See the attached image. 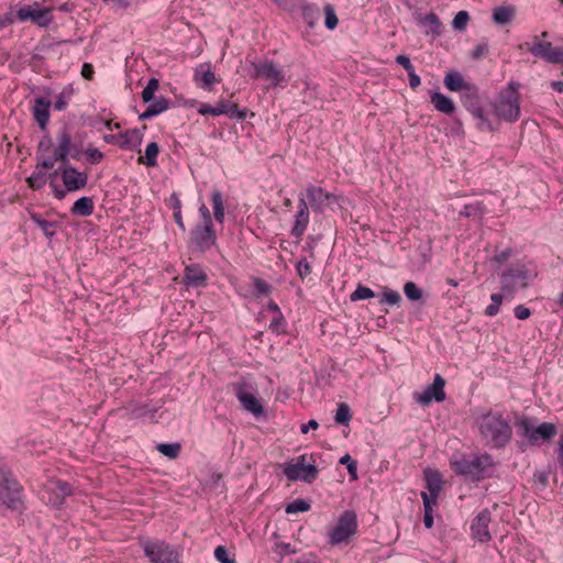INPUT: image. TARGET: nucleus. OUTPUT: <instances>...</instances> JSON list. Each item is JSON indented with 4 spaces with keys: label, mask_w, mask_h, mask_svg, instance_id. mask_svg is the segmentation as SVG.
Segmentation results:
<instances>
[{
    "label": "nucleus",
    "mask_w": 563,
    "mask_h": 563,
    "mask_svg": "<svg viewBox=\"0 0 563 563\" xmlns=\"http://www.w3.org/2000/svg\"><path fill=\"white\" fill-rule=\"evenodd\" d=\"M479 435L485 445L503 449L511 440L512 429L509 420L498 411H488L477 419Z\"/></svg>",
    "instance_id": "obj_1"
},
{
    "label": "nucleus",
    "mask_w": 563,
    "mask_h": 563,
    "mask_svg": "<svg viewBox=\"0 0 563 563\" xmlns=\"http://www.w3.org/2000/svg\"><path fill=\"white\" fill-rule=\"evenodd\" d=\"M519 87V82L510 81L507 87L499 92L494 103V111L500 120L509 123L518 121L520 117Z\"/></svg>",
    "instance_id": "obj_2"
},
{
    "label": "nucleus",
    "mask_w": 563,
    "mask_h": 563,
    "mask_svg": "<svg viewBox=\"0 0 563 563\" xmlns=\"http://www.w3.org/2000/svg\"><path fill=\"white\" fill-rule=\"evenodd\" d=\"M537 272L523 264L509 267L500 275L501 290L507 296H514L519 289L528 287L537 277Z\"/></svg>",
    "instance_id": "obj_3"
},
{
    "label": "nucleus",
    "mask_w": 563,
    "mask_h": 563,
    "mask_svg": "<svg viewBox=\"0 0 563 563\" xmlns=\"http://www.w3.org/2000/svg\"><path fill=\"white\" fill-rule=\"evenodd\" d=\"M23 488L12 472L0 467V503L11 510H19L23 505Z\"/></svg>",
    "instance_id": "obj_4"
},
{
    "label": "nucleus",
    "mask_w": 563,
    "mask_h": 563,
    "mask_svg": "<svg viewBox=\"0 0 563 563\" xmlns=\"http://www.w3.org/2000/svg\"><path fill=\"white\" fill-rule=\"evenodd\" d=\"M451 465L456 474L479 479L484 476L486 470L493 466V459L489 454L481 456L461 455L454 459Z\"/></svg>",
    "instance_id": "obj_5"
},
{
    "label": "nucleus",
    "mask_w": 563,
    "mask_h": 563,
    "mask_svg": "<svg viewBox=\"0 0 563 563\" xmlns=\"http://www.w3.org/2000/svg\"><path fill=\"white\" fill-rule=\"evenodd\" d=\"M516 424L518 434L525 438L531 445H536L540 441H550L558 433L556 426L552 422H542L534 427L530 419L521 418L517 420Z\"/></svg>",
    "instance_id": "obj_6"
},
{
    "label": "nucleus",
    "mask_w": 563,
    "mask_h": 563,
    "mask_svg": "<svg viewBox=\"0 0 563 563\" xmlns=\"http://www.w3.org/2000/svg\"><path fill=\"white\" fill-rule=\"evenodd\" d=\"M140 544L151 563H181L179 551L165 541L141 540Z\"/></svg>",
    "instance_id": "obj_7"
},
{
    "label": "nucleus",
    "mask_w": 563,
    "mask_h": 563,
    "mask_svg": "<svg viewBox=\"0 0 563 563\" xmlns=\"http://www.w3.org/2000/svg\"><path fill=\"white\" fill-rule=\"evenodd\" d=\"M73 142L74 141L69 130L67 128L60 129L56 134L57 145L54 148L53 154L42 161H38L36 164V169H51L57 162L60 164L69 163V154L71 153Z\"/></svg>",
    "instance_id": "obj_8"
},
{
    "label": "nucleus",
    "mask_w": 563,
    "mask_h": 563,
    "mask_svg": "<svg viewBox=\"0 0 563 563\" xmlns=\"http://www.w3.org/2000/svg\"><path fill=\"white\" fill-rule=\"evenodd\" d=\"M357 529V519L356 515L352 510L344 511L335 527L329 532V543L332 545L340 544L342 542H346Z\"/></svg>",
    "instance_id": "obj_9"
},
{
    "label": "nucleus",
    "mask_w": 563,
    "mask_h": 563,
    "mask_svg": "<svg viewBox=\"0 0 563 563\" xmlns=\"http://www.w3.org/2000/svg\"><path fill=\"white\" fill-rule=\"evenodd\" d=\"M307 455H300L295 462L287 463L284 467L285 476L292 482L302 481L312 483L318 476V468L314 464L306 463Z\"/></svg>",
    "instance_id": "obj_10"
},
{
    "label": "nucleus",
    "mask_w": 563,
    "mask_h": 563,
    "mask_svg": "<svg viewBox=\"0 0 563 563\" xmlns=\"http://www.w3.org/2000/svg\"><path fill=\"white\" fill-rule=\"evenodd\" d=\"M217 245V233L213 225L197 224L189 234V247L206 253Z\"/></svg>",
    "instance_id": "obj_11"
},
{
    "label": "nucleus",
    "mask_w": 563,
    "mask_h": 563,
    "mask_svg": "<svg viewBox=\"0 0 563 563\" xmlns=\"http://www.w3.org/2000/svg\"><path fill=\"white\" fill-rule=\"evenodd\" d=\"M197 111L201 115H228L231 119L238 120H244L247 117V109H240L236 103L223 99L218 100L216 106L200 103Z\"/></svg>",
    "instance_id": "obj_12"
},
{
    "label": "nucleus",
    "mask_w": 563,
    "mask_h": 563,
    "mask_svg": "<svg viewBox=\"0 0 563 563\" xmlns=\"http://www.w3.org/2000/svg\"><path fill=\"white\" fill-rule=\"evenodd\" d=\"M57 173L60 174L63 185L68 192L84 189L88 184L87 173L79 172L76 167L71 166L70 163L60 164L58 170L51 176L54 177Z\"/></svg>",
    "instance_id": "obj_13"
},
{
    "label": "nucleus",
    "mask_w": 563,
    "mask_h": 563,
    "mask_svg": "<svg viewBox=\"0 0 563 563\" xmlns=\"http://www.w3.org/2000/svg\"><path fill=\"white\" fill-rule=\"evenodd\" d=\"M73 494V488L67 482L63 481H49L43 492L42 499L55 508H60L66 497Z\"/></svg>",
    "instance_id": "obj_14"
},
{
    "label": "nucleus",
    "mask_w": 563,
    "mask_h": 563,
    "mask_svg": "<svg viewBox=\"0 0 563 563\" xmlns=\"http://www.w3.org/2000/svg\"><path fill=\"white\" fill-rule=\"evenodd\" d=\"M16 19L21 22L30 20L34 24L45 27L53 21L52 9L40 8L38 3L24 5L16 11Z\"/></svg>",
    "instance_id": "obj_15"
},
{
    "label": "nucleus",
    "mask_w": 563,
    "mask_h": 563,
    "mask_svg": "<svg viewBox=\"0 0 563 563\" xmlns=\"http://www.w3.org/2000/svg\"><path fill=\"white\" fill-rule=\"evenodd\" d=\"M252 66L255 70L253 77L269 80L274 87L279 86L285 79L283 69L272 60L252 63Z\"/></svg>",
    "instance_id": "obj_16"
},
{
    "label": "nucleus",
    "mask_w": 563,
    "mask_h": 563,
    "mask_svg": "<svg viewBox=\"0 0 563 563\" xmlns=\"http://www.w3.org/2000/svg\"><path fill=\"white\" fill-rule=\"evenodd\" d=\"M445 380L440 374H435L433 384L429 385L421 394H416L417 402L429 406L432 400L441 402L445 399Z\"/></svg>",
    "instance_id": "obj_17"
},
{
    "label": "nucleus",
    "mask_w": 563,
    "mask_h": 563,
    "mask_svg": "<svg viewBox=\"0 0 563 563\" xmlns=\"http://www.w3.org/2000/svg\"><path fill=\"white\" fill-rule=\"evenodd\" d=\"M250 388L247 383L236 384L235 396L245 410L258 417L264 413V408L255 395L250 391Z\"/></svg>",
    "instance_id": "obj_18"
},
{
    "label": "nucleus",
    "mask_w": 563,
    "mask_h": 563,
    "mask_svg": "<svg viewBox=\"0 0 563 563\" xmlns=\"http://www.w3.org/2000/svg\"><path fill=\"white\" fill-rule=\"evenodd\" d=\"M492 514L488 509L482 510L472 521L471 531L474 539L482 543L489 542L492 536L489 532V523Z\"/></svg>",
    "instance_id": "obj_19"
},
{
    "label": "nucleus",
    "mask_w": 563,
    "mask_h": 563,
    "mask_svg": "<svg viewBox=\"0 0 563 563\" xmlns=\"http://www.w3.org/2000/svg\"><path fill=\"white\" fill-rule=\"evenodd\" d=\"M309 218L310 213L307 201L302 196H300L298 199V211L295 214V222L291 229L292 236L300 239L305 234L309 224Z\"/></svg>",
    "instance_id": "obj_20"
},
{
    "label": "nucleus",
    "mask_w": 563,
    "mask_h": 563,
    "mask_svg": "<svg viewBox=\"0 0 563 563\" xmlns=\"http://www.w3.org/2000/svg\"><path fill=\"white\" fill-rule=\"evenodd\" d=\"M51 100L45 97H37L34 99L33 117L42 131L47 130V124L51 118Z\"/></svg>",
    "instance_id": "obj_21"
},
{
    "label": "nucleus",
    "mask_w": 563,
    "mask_h": 563,
    "mask_svg": "<svg viewBox=\"0 0 563 563\" xmlns=\"http://www.w3.org/2000/svg\"><path fill=\"white\" fill-rule=\"evenodd\" d=\"M307 197L314 212H320L325 202L335 200L334 195L325 192L321 187L308 186Z\"/></svg>",
    "instance_id": "obj_22"
},
{
    "label": "nucleus",
    "mask_w": 563,
    "mask_h": 563,
    "mask_svg": "<svg viewBox=\"0 0 563 563\" xmlns=\"http://www.w3.org/2000/svg\"><path fill=\"white\" fill-rule=\"evenodd\" d=\"M126 415L131 419H153L158 407L153 404L130 402L126 407Z\"/></svg>",
    "instance_id": "obj_23"
},
{
    "label": "nucleus",
    "mask_w": 563,
    "mask_h": 563,
    "mask_svg": "<svg viewBox=\"0 0 563 563\" xmlns=\"http://www.w3.org/2000/svg\"><path fill=\"white\" fill-rule=\"evenodd\" d=\"M194 80L198 87L205 90H211V86L218 81L208 64H201L195 69Z\"/></svg>",
    "instance_id": "obj_24"
},
{
    "label": "nucleus",
    "mask_w": 563,
    "mask_h": 563,
    "mask_svg": "<svg viewBox=\"0 0 563 563\" xmlns=\"http://www.w3.org/2000/svg\"><path fill=\"white\" fill-rule=\"evenodd\" d=\"M184 283L187 286L201 287L207 285V274L197 264L186 266L184 272Z\"/></svg>",
    "instance_id": "obj_25"
},
{
    "label": "nucleus",
    "mask_w": 563,
    "mask_h": 563,
    "mask_svg": "<svg viewBox=\"0 0 563 563\" xmlns=\"http://www.w3.org/2000/svg\"><path fill=\"white\" fill-rule=\"evenodd\" d=\"M143 140V134L137 129L128 130L119 134V145L123 150L132 151L136 150Z\"/></svg>",
    "instance_id": "obj_26"
},
{
    "label": "nucleus",
    "mask_w": 563,
    "mask_h": 563,
    "mask_svg": "<svg viewBox=\"0 0 563 563\" xmlns=\"http://www.w3.org/2000/svg\"><path fill=\"white\" fill-rule=\"evenodd\" d=\"M415 20L421 27L426 29L427 34L431 33L435 36L441 34V22L435 13L418 14L415 16Z\"/></svg>",
    "instance_id": "obj_27"
},
{
    "label": "nucleus",
    "mask_w": 563,
    "mask_h": 563,
    "mask_svg": "<svg viewBox=\"0 0 563 563\" xmlns=\"http://www.w3.org/2000/svg\"><path fill=\"white\" fill-rule=\"evenodd\" d=\"M443 82H444V86L450 91H465V90L470 91L471 90L470 84H467L464 80L463 76L456 70L449 71L444 76Z\"/></svg>",
    "instance_id": "obj_28"
},
{
    "label": "nucleus",
    "mask_w": 563,
    "mask_h": 563,
    "mask_svg": "<svg viewBox=\"0 0 563 563\" xmlns=\"http://www.w3.org/2000/svg\"><path fill=\"white\" fill-rule=\"evenodd\" d=\"M426 481L427 487L429 489V495L432 497L433 505L438 504V496L440 490L442 489V477L438 471H428L426 472Z\"/></svg>",
    "instance_id": "obj_29"
},
{
    "label": "nucleus",
    "mask_w": 563,
    "mask_h": 563,
    "mask_svg": "<svg viewBox=\"0 0 563 563\" xmlns=\"http://www.w3.org/2000/svg\"><path fill=\"white\" fill-rule=\"evenodd\" d=\"M431 103L438 111L444 114H452L455 111L453 100L439 91L431 93Z\"/></svg>",
    "instance_id": "obj_30"
},
{
    "label": "nucleus",
    "mask_w": 563,
    "mask_h": 563,
    "mask_svg": "<svg viewBox=\"0 0 563 563\" xmlns=\"http://www.w3.org/2000/svg\"><path fill=\"white\" fill-rule=\"evenodd\" d=\"M93 199L91 197L86 196L77 199L70 208L71 214L77 217H89L93 213Z\"/></svg>",
    "instance_id": "obj_31"
},
{
    "label": "nucleus",
    "mask_w": 563,
    "mask_h": 563,
    "mask_svg": "<svg viewBox=\"0 0 563 563\" xmlns=\"http://www.w3.org/2000/svg\"><path fill=\"white\" fill-rule=\"evenodd\" d=\"M516 15V9L512 5H501L493 10V22L497 25H506L511 23Z\"/></svg>",
    "instance_id": "obj_32"
},
{
    "label": "nucleus",
    "mask_w": 563,
    "mask_h": 563,
    "mask_svg": "<svg viewBox=\"0 0 563 563\" xmlns=\"http://www.w3.org/2000/svg\"><path fill=\"white\" fill-rule=\"evenodd\" d=\"M528 49L533 56L551 64L554 52L552 43L536 41Z\"/></svg>",
    "instance_id": "obj_33"
},
{
    "label": "nucleus",
    "mask_w": 563,
    "mask_h": 563,
    "mask_svg": "<svg viewBox=\"0 0 563 563\" xmlns=\"http://www.w3.org/2000/svg\"><path fill=\"white\" fill-rule=\"evenodd\" d=\"M211 201L213 208V217L218 223L222 224L225 217L222 192L218 189H214L211 192Z\"/></svg>",
    "instance_id": "obj_34"
},
{
    "label": "nucleus",
    "mask_w": 563,
    "mask_h": 563,
    "mask_svg": "<svg viewBox=\"0 0 563 563\" xmlns=\"http://www.w3.org/2000/svg\"><path fill=\"white\" fill-rule=\"evenodd\" d=\"M159 152L158 144L156 142H151L147 144L145 148V157L140 156L139 163L145 164L148 167H154L157 165V154Z\"/></svg>",
    "instance_id": "obj_35"
},
{
    "label": "nucleus",
    "mask_w": 563,
    "mask_h": 563,
    "mask_svg": "<svg viewBox=\"0 0 563 563\" xmlns=\"http://www.w3.org/2000/svg\"><path fill=\"white\" fill-rule=\"evenodd\" d=\"M487 212V208L483 201H475L473 203L465 205L463 210L460 211L461 216L466 218H482Z\"/></svg>",
    "instance_id": "obj_36"
},
{
    "label": "nucleus",
    "mask_w": 563,
    "mask_h": 563,
    "mask_svg": "<svg viewBox=\"0 0 563 563\" xmlns=\"http://www.w3.org/2000/svg\"><path fill=\"white\" fill-rule=\"evenodd\" d=\"M31 219L41 228L46 238L52 239L55 235V222L44 220L38 213H31Z\"/></svg>",
    "instance_id": "obj_37"
},
{
    "label": "nucleus",
    "mask_w": 563,
    "mask_h": 563,
    "mask_svg": "<svg viewBox=\"0 0 563 563\" xmlns=\"http://www.w3.org/2000/svg\"><path fill=\"white\" fill-rule=\"evenodd\" d=\"M352 415L347 404L341 402L338 405L334 421L340 426H347L351 421Z\"/></svg>",
    "instance_id": "obj_38"
},
{
    "label": "nucleus",
    "mask_w": 563,
    "mask_h": 563,
    "mask_svg": "<svg viewBox=\"0 0 563 563\" xmlns=\"http://www.w3.org/2000/svg\"><path fill=\"white\" fill-rule=\"evenodd\" d=\"M157 451L169 459H176L180 453V444L174 443H159L157 444Z\"/></svg>",
    "instance_id": "obj_39"
},
{
    "label": "nucleus",
    "mask_w": 563,
    "mask_h": 563,
    "mask_svg": "<svg viewBox=\"0 0 563 563\" xmlns=\"http://www.w3.org/2000/svg\"><path fill=\"white\" fill-rule=\"evenodd\" d=\"M71 96L73 89L70 87L64 88L55 100L54 109L57 111H64L67 108Z\"/></svg>",
    "instance_id": "obj_40"
},
{
    "label": "nucleus",
    "mask_w": 563,
    "mask_h": 563,
    "mask_svg": "<svg viewBox=\"0 0 563 563\" xmlns=\"http://www.w3.org/2000/svg\"><path fill=\"white\" fill-rule=\"evenodd\" d=\"M170 104H172V101L169 99L159 97L156 100H154V102L150 103L147 108L150 109L152 114L155 117V115H158V114L163 113L164 111L168 110Z\"/></svg>",
    "instance_id": "obj_41"
},
{
    "label": "nucleus",
    "mask_w": 563,
    "mask_h": 563,
    "mask_svg": "<svg viewBox=\"0 0 563 563\" xmlns=\"http://www.w3.org/2000/svg\"><path fill=\"white\" fill-rule=\"evenodd\" d=\"M159 87V81L156 78H151L145 88L142 91V100L145 103L151 102L154 99V93Z\"/></svg>",
    "instance_id": "obj_42"
},
{
    "label": "nucleus",
    "mask_w": 563,
    "mask_h": 563,
    "mask_svg": "<svg viewBox=\"0 0 563 563\" xmlns=\"http://www.w3.org/2000/svg\"><path fill=\"white\" fill-rule=\"evenodd\" d=\"M52 144H53L52 137L48 134L44 135L38 141L36 154H37V157L41 158V161L44 159L45 157L49 156L47 154L51 151Z\"/></svg>",
    "instance_id": "obj_43"
},
{
    "label": "nucleus",
    "mask_w": 563,
    "mask_h": 563,
    "mask_svg": "<svg viewBox=\"0 0 563 563\" xmlns=\"http://www.w3.org/2000/svg\"><path fill=\"white\" fill-rule=\"evenodd\" d=\"M405 296L412 301H418L422 298V290L413 282H407L404 286Z\"/></svg>",
    "instance_id": "obj_44"
},
{
    "label": "nucleus",
    "mask_w": 563,
    "mask_h": 563,
    "mask_svg": "<svg viewBox=\"0 0 563 563\" xmlns=\"http://www.w3.org/2000/svg\"><path fill=\"white\" fill-rule=\"evenodd\" d=\"M375 297V292L363 285H358L357 288L351 294V301L365 300Z\"/></svg>",
    "instance_id": "obj_45"
},
{
    "label": "nucleus",
    "mask_w": 563,
    "mask_h": 563,
    "mask_svg": "<svg viewBox=\"0 0 563 563\" xmlns=\"http://www.w3.org/2000/svg\"><path fill=\"white\" fill-rule=\"evenodd\" d=\"M310 509V504L305 499L298 498L286 506L285 511L287 514L305 512Z\"/></svg>",
    "instance_id": "obj_46"
},
{
    "label": "nucleus",
    "mask_w": 563,
    "mask_h": 563,
    "mask_svg": "<svg viewBox=\"0 0 563 563\" xmlns=\"http://www.w3.org/2000/svg\"><path fill=\"white\" fill-rule=\"evenodd\" d=\"M26 181L32 189H41L46 184V174L42 170L34 172Z\"/></svg>",
    "instance_id": "obj_47"
},
{
    "label": "nucleus",
    "mask_w": 563,
    "mask_h": 563,
    "mask_svg": "<svg viewBox=\"0 0 563 563\" xmlns=\"http://www.w3.org/2000/svg\"><path fill=\"white\" fill-rule=\"evenodd\" d=\"M503 303V295L501 294H493L490 296V305H488L485 309V314L488 317H494L499 312V308Z\"/></svg>",
    "instance_id": "obj_48"
},
{
    "label": "nucleus",
    "mask_w": 563,
    "mask_h": 563,
    "mask_svg": "<svg viewBox=\"0 0 563 563\" xmlns=\"http://www.w3.org/2000/svg\"><path fill=\"white\" fill-rule=\"evenodd\" d=\"M401 301V296L398 291L385 288L379 300L380 303H388L390 306L398 305Z\"/></svg>",
    "instance_id": "obj_49"
},
{
    "label": "nucleus",
    "mask_w": 563,
    "mask_h": 563,
    "mask_svg": "<svg viewBox=\"0 0 563 563\" xmlns=\"http://www.w3.org/2000/svg\"><path fill=\"white\" fill-rule=\"evenodd\" d=\"M472 114L475 119L478 120L477 126L479 130L493 131V125L489 122V120L485 117L483 109L475 108L472 111Z\"/></svg>",
    "instance_id": "obj_50"
},
{
    "label": "nucleus",
    "mask_w": 563,
    "mask_h": 563,
    "mask_svg": "<svg viewBox=\"0 0 563 563\" xmlns=\"http://www.w3.org/2000/svg\"><path fill=\"white\" fill-rule=\"evenodd\" d=\"M324 13H325V21H324L325 27L329 30H334L338 25L339 20H338V16L335 14L333 7L331 4H327L324 8Z\"/></svg>",
    "instance_id": "obj_51"
},
{
    "label": "nucleus",
    "mask_w": 563,
    "mask_h": 563,
    "mask_svg": "<svg viewBox=\"0 0 563 563\" xmlns=\"http://www.w3.org/2000/svg\"><path fill=\"white\" fill-rule=\"evenodd\" d=\"M85 155L86 159L93 165L99 164L103 158L102 152L91 145L85 150Z\"/></svg>",
    "instance_id": "obj_52"
},
{
    "label": "nucleus",
    "mask_w": 563,
    "mask_h": 563,
    "mask_svg": "<svg viewBox=\"0 0 563 563\" xmlns=\"http://www.w3.org/2000/svg\"><path fill=\"white\" fill-rule=\"evenodd\" d=\"M214 558L220 563H238L234 558L229 555L228 549L224 545H218L214 550Z\"/></svg>",
    "instance_id": "obj_53"
},
{
    "label": "nucleus",
    "mask_w": 563,
    "mask_h": 563,
    "mask_svg": "<svg viewBox=\"0 0 563 563\" xmlns=\"http://www.w3.org/2000/svg\"><path fill=\"white\" fill-rule=\"evenodd\" d=\"M340 464H345L349 474L351 475L352 479L357 478V463L356 461L352 460L349 454H345L340 459Z\"/></svg>",
    "instance_id": "obj_54"
},
{
    "label": "nucleus",
    "mask_w": 563,
    "mask_h": 563,
    "mask_svg": "<svg viewBox=\"0 0 563 563\" xmlns=\"http://www.w3.org/2000/svg\"><path fill=\"white\" fill-rule=\"evenodd\" d=\"M470 20V15L466 11H460L455 14L452 25L456 30H464L467 25V22Z\"/></svg>",
    "instance_id": "obj_55"
},
{
    "label": "nucleus",
    "mask_w": 563,
    "mask_h": 563,
    "mask_svg": "<svg viewBox=\"0 0 563 563\" xmlns=\"http://www.w3.org/2000/svg\"><path fill=\"white\" fill-rule=\"evenodd\" d=\"M489 52V45L487 42H481L475 45L471 55L474 59H481L485 57Z\"/></svg>",
    "instance_id": "obj_56"
},
{
    "label": "nucleus",
    "mask_w": 563,
    "mask_h": 563,
    "mask_svg": "<svg viewBox=\"0 0 563 563\" xmlns=\"http://www.w3.org/2000/svg\"><path fill=\"white\" fill-rule=\"evenodd\" d=\"M297 274L300 278H306L308 275L311 274V265L308 263V261L303 257L298 261L296 265Z\"/></svg>",
    "instance_id": "obj_57"
},
{
    "label": "nucleus",
    "mask_w": 563,
    "mask_h": 563,
    "mask_svg": "<svg viewBox=\"0 0 563 563\" xmlns=\"http://www.w3.org/2000/svg\"><path fill=\"white\" fill-rule=\"evenodd\" d=\"M512 256V250L507 247L501 252L497 253L492 261L497 263L499 266L504 265Z\"/></svg>",
    "instance_id": "obj_58"
},
{
    "label": "nucleus",
    "mask_w": 563,
    "mask_h": 563,
    "mask_svg": "<svg viewBox=\"0 0 563 563\" xmlns=\"http://www.w3.org/2000/svg\"><path fill=\"white\" fill-rule=\"evenodd\" d=\"M254 288L257 295H268L272 290L271 285L261 278L254 279Z\"/></svg>",
    "instance_id": "obj_59"
},
{
    "label": "nucleus",
    "mask_w": 563,
    "mask_h": 563,
    "mask_svg": "<svg viewBox=\"0 0 563 563\" xmlns=\"http://www.w3.org/2000/svg\"><path fill=\"white\" fill-rule=\"evenodd\" d=\"M303 18L310 26L314 25V21L319 19V11L314 8H306Z\"/></svg>",
    "instance_id": "obj_60"
},
{
    "label": "nucleus",
    "mask_w": 563,
    "mask_h": 563,
    "mask_svg": "<svg viewBox=\"0 0 563 563\" xmlns=\"http://www.w3.org/2000/svg\"><path fill=\"white\" fill-rule=\"evenodd\" d=\"M514 312H515V317L518 319V320H526L530 317L531 314V311L529 308H527L526 306L523 305H518L515 307L514 309Z\"/></svg>",
    "instance_id": "obj_61"
},
{
    "label": "nucleus",
    "mask_w": 563,
    "mask_h": 563,
    "mask_svg": "<svg viewBox=\"0 0 563 563\" xmlns=\"http://www.w3.org/2000/svg\"><path fill=\"white\" fill-rule=\"evenodd\" d=\"M199 213H200L201 219H202V223L201 224L213 225V220H212L211 213H210V211H209V209L207 208L206 205H201L200 206Z\"/></svg>",
    "instance_id": "obj_62"
},
{
    "label": "nucleus",
    "mask_w": 563,
    "mask_h": 563,
    "mask_svg": "<svg viewBox=\"0 0 563 563\" xmlns=\"http://www.w3.org/2000/svg\"><path fill=\"white\" fill-rule=\"evenodd\" d=\"M396 63L401 65L407 73H411L415 69L413 65L410 62V58L407 55H398L396 57Z\"/></svg>",
    "instance_id": "obj_63"
},
{
    "label": "nucleus",
    "mask_w": 563,
    "mask_h": 563,
    "mask_svg": "<svg viewBox=\"0 0 563 563\" xmlns=\"http://www.w3.org/2000/svg\"><path fill=\"white\" fill-rule=\"evenodd\" d=\"M421 498L423 500V508H424V512H433V507L435 505H433L432 503V497L431 495H429L428 493L426 492H422L421 493Z\"/></svg>",
    "instance_id": "obj_64"
}]
</instances>
